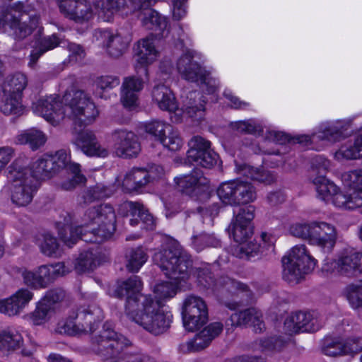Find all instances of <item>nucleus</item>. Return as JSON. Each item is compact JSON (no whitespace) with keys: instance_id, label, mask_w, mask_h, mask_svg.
Wrapping results in <instances>:
<instances>
[{"instance_id":"nucleus-1","label":"nucleus","mask_w":362,"mask_h":362,"mask_svg":"<svg viewBox=\"0 0 362 362\" xmlns=\"http://www.w3.org/2000/svg\"><path fill=\"white\" fill-rule=\"evenodd\" d=\"M116 215L113 207L103 204L84 209L73 222L68 214L64 223L59 224V235L69 247L78 239L84 242L100 243L110 238L115 230Z\"/></svg>"},{"instance_id":"nucleus-2","label":"nucleus","mask_w":362,"mask_h":362,"mask_svg":"<svg viewBox=\"0 0 362 362\" xmlns=\"http://www.w3.org/2000/svg\"><path fill=\"white\" fill-rule=\"evenodd\" d=\"M155 41L156 38L151 35L138 42L134 64L136 74L124 77L121 86V102L125 107L137 105L139 93L149 81L148 66L159 55Z\"/></svg>"},{"instance_id":"nucleus-3","label":"nucleus","mask_w":362,"mask_h":362,"mask_svg":"<svg viewBox=\"0 0 362 362\" xmlns=\"http://www.w3.org/2000/svg\"><path fill=\"white\" fill-rule=\"evenodd\" d=\"M153 261L157 264L165 275L175 283L168 281L158 284L154 287V293L160 300L173 298L177 291L178 284L189 276V268L192 266L190 256L180 247L170 245L155 253Z\"/></svg>"},{"instance_id":"nucleus-4","label":"nucleus","mask_w":362,"mask_h":362,"mask_svg":"<svg viewBox=\"0 0 362 362\" xmlns=\"http://www.w3.org/2000/svg\"><path fill=\"white\" fill-rule=\"evenodd\" d=\"M94 351L105 362H155L151 357L139 351H130L131 342L105 323L98 335L92 339Z\"/></svg>"},{"instance_id":"nucleus-5","label":"nucleus","mask_w":362,"mask_h":362,"mask_svg":"<svg viewBox=\"0 0 362 362\" xmlns=\"http://www.w3.org/2000/svg\"><path fill=\"white\" fill-rule=\"evenodd\" d=\"M141 301L143 304L139 310L128 317L154 335L165 332L171 322L170 315L163 311L160 302L153 300L151 297H143Z\"/></svg>"},{"instance_id":"nucleus-6","label":"nucleus","mask_w":362,"mask_h":362,"mask_svg":"<svg viewBox=\"0 0 362 362\" xmlns=\"http://www.w3.org/2000/svg\"><path fill=\"white\" fill-rule=\"evenodd\" d=\"M7 178L8 184L6 189L12 204L18 207L30 204L38 188L36 179L31 177L30 171L18 170L12 164L8 168Z\"/></svg>"},{"instance_id":"nucleus-7","label":"nucleus","mask_w":362,"mask_h":362,"mask_svg":"<svg viewBox=\"0 0 362 362\" xmlns=\"http://www.w3.org/2000/svg\"><path fill=\"white\" fill-rule=\"evenodd\" d=\"M65 117L88 125L93 123L99 115L95 103L85 91L71 90L62 97Z\"/></svg>"},{"instance_id":"nucleus-8","label":"nucleus","mask_w":362,"mask_h":362,"mask_svg":"<svg viewBox=\"0 0 362 362\" xmlns=\"http://www.w3.org/2000/svg\"><path fill=\"white\" fill-rule=\"evenodd\" d=\"M283 279L290 284H297L306 274L311 272L316 260L307 251L305 245H297L291 248L282 259Z\"/></svg>"},{"instance_id":"nucleus-9","label":"nucleus","mask_w":362,"mask_h":362,"mask_svg":"<svg viewBox=\"0 0 362 362\" xmlns=\"http://www.w3.org/2000/svg\"><path fill=\"white\" fill-rule=\"evenodd\" d=\"M40 17L35 11L21 2L9 6L3 17L4 25L13 30L16 40H23L30 35L39 25Z\"/></svg>"},{"instance_id":"nucleus-10","label":"nucleus","mask_w":362,"mask_h":362,"mask_svg":"<svg viewBox=\"0 0 362 362\" xmlns=\"http://www.w3.org/2000/svg\"><path fill=\"white\" fill-rule=\"evenodd\" d=\"M103 319V310L95 305L81 307L74 319H68L58 325L60 333L76 334L92 332L97 324Z\"/></svg>"},{"instance_id":"nucleus-11","label":"nucleus","mask_w":362,"mask_h":362,"mask_svg":"<svg viewBox=\"0 0 362 362\" xmlns=\"http://www.w3.org/2000/svg\"><path fill=\"white\" fill-rule=\"evenodd\" d=\"M220 199L226 204H245L256 199V192L248 182L236 180L222 183L217 189Z\"/></svg>"},{"instance_id":"nucleus-12","label":"nucleus","mask_w":362,"mask_h":362,"mask_svg":"<svg viewBox=\"0 0 362 362\" xmlns=\"http://www.w3.org/2000/svg\"><path fill=\"white\" fill-rule=\"evenodd\" d=\"M192 276L196 279L197 285L205 290L215 292L221 288H225L230 293H235L238 291H247V286L245 284L228 276H221L218 279H214L207 267L193 268Z\"/></svg>"},{"instance_id":"nucleus-13","label":"nucleus","mask_w":362,"mask_h":362,"mask_svg":"<svg viewBox=\"0 0 362 362\" xmlns=\"http://www.w3.org/2000/svg\"><path fill=\"white\" fill-rule=\"evenodd\" d=\"M182 315L185 328L189 332H194L208 320L207 305L201 297L188 296L183 303Z\"/></svg>"},{"instance_id":"nucleus-14","label":"nucleus","mask_w":362,"mask_h":362,"mask_svg":"<svg viewBox=\"0 0 362 362\" xmlns=\"http://www.w3.org/2000/svg\"><path fill=\"white\" fill-rule=\"evenodd\" d=\"M142 282L138 276H132L118 284L115 293L119 298L126 297L125 312L127 316L139 310L143 297H151L141 293Z\"/></svg>"},{"instance_id":"nucleus-15","label":"nucleus","mask_w":362,"mask_h":362,"mask_svg":"<svg viewBox=\"0 0 362 362\" xmlns=\"http://www.w3.org/2000/svg\"><path fill=\"white\" fill-rule=\"evenodd\" d=\"M111 139L113 142L114 152L122 158L137 157L141 148L136 134L126 129H117L112 132Z\"/></svg>"},{"instance_id":"nucleus-16","label":"nucleus","mask_w":362,"mask_h":362,"mask_svg":"<svg viewBox=\"0 0 362 362\" xmlns=\"http://www.w3.org/2000/svg\"><path fill=\"white\" fill-rule=\"evenodd\" d=\"M187 152L188 162L203 168L214 167L218 159V154L211 148V142L202 136H195L189 141Z\"/></svg>"},{"instance_id":"nucleus-17","label":"nucleus","mask_w":362,"mask_h":362,"mask_svg":"<svg viewBox=\"0 0 362 362\" xmlns=\"http://www.w3.org/2000/svg\"><path fill=\"white\" fill-rule=\"evenodd\" d=\"M255 208L252 205L239 209L234 221L229 226V230L234 240L240 244L247 241L253 234L252 221L255 218Z\"/></svg>"},{"instance_id":"nucleus-18","label":"nucleus","mask_w":362,"mask_h":362,"mask_svg":"<svg viewBox=\"0 0 362 362\" xmlns=\"http://www.w3.org/2000/svg\"><path fill=\"white\" fill-rule=\"evenodd\" d=\"M34 112L53 125H57L65 117L62 98L57 95H49L39 99L33 103Z\"/></svg>"},{"instance_id":"nucleus-19","label":"nucleus","mask_w":362,"mask_h":362,"mask_svg":"<svg viewBox=\"0 0 362 362\" xmlns=\"http://www.w3.org/2000/svg\"><path fill=\"white\" fill-rule=\"evenodd\" d=\"M312 229L310 244L321 247L325 252H329L337 239L335 226L324 221H313Z\"/></svg>"},{"instance_id":"nucleus-20","label":"nucleus","mask_w":362,"mask_h":362,"mask_svg":"<svg viewBox=\"0 0 362 362\" xmlns=\"http://www.w3.org/2000/svg\"><path fill=\"white\" fill-rule=\"evenodd\" d=\"M177 189L191 197H197L209 189V180L200 170H194L189 175H181L175 178Z\"/></svg>"},{"instance_id":"nucleus-21","label":"nucleus","mask_w":362,"mask_h":362,"mask_svg":"<svg viewBox=\"0 0 362 362\" xmlns=\"http://www.w3.org/2000/svg\"><path fill=\"white\" fill-rule=\"evenodd\" d=\"M317 319L310 313L296 312L289 315L284 321V329L288 334L313 332L319 329Z\"/></svg>"},{"instance_id":"nucleus-22","label":"nucleus","mask_w":362,"mask_h":362,"mask_svg":"<svg viewBox=\"0 0 362 362\" xmlns=\"http://www.w3.org/2000/svg\"><path fill=\"white\" fill-rule=\"evenodd\" d=\"M33 296L28 288H19L8 298L0 300V312L10 317L18 315L28 306Z\"/></svg>"},{"instance_id":"nucleus-23","label":"nucleus","mask_w":362,"mask_h":362,"mask_svg":"<svg viewBox=\"0 0 362 362\" xmlns=\"http://www.w3.org/2000/svg\"><path fill=\"white\" fill-rule=\"evenodd\" d=\"M195 52L186 50L177 62V69L181 76L189 81L198 82L199 78H204L206 71L200 64L194 60Z\"/></svg>"},{"instance_id":"nucleus-24","label":"nucleus","mask_w":362,"mask_h":362,"mask_svg":"<svg viewBox=\"0 0 362 362\" xmlns=\"http://www.w3.org/2000/svg\"><path fill=\"white\" fill-rule=\"evenodd\" d=\"M342 180L344 185L350 189V209H359L362 214V169L344 173Z\"/></svg>"},{"instance_id":"nucleus-25","label":"nucleus","mask_w":362,"mask_h":362,"mask_svg":"<svg viewBox=\"0 0 362 362\" xmlns=\"http://www.w3.org/2000/svg\"><path fill=\"white\" fill-rule=\"evenodd\" d=\"M223 325L219 322L209 324L204 328L195 337L187 341L185 346L188 352L199 351L206 346L217 337L223 331Z\"/></svg>"},{"instance_id":"nucleus-26","label":"nucleus","mask_w":362,"mask_h":362,"mask_svg":"<svg viewBox=\"0 0 362 362\" xmlns=\"http://www.w3.org/2000/svg\"><path fill=\"white\" fill-rule=\"evenodd\" d=\"M153 180L150 172L143 168H133L125 174L122 187L126 192H139Z\"/></svg>"},{"instance_id":"nucleus-27","label":"nucleus","mask_w":362,"mask_h":362,"mask_svg":"<svg viewBox=\"0 0 362 362\" xmlns=\"http://www.w3.org/2000/svg\"><path fill=\"white\" fill-rule=\"evenodd\" d=\"M230 320L233 326L241 327L250 325L253 327L255 332L261 333L266 328L262 320V313L255 308L236 312L231 315Z\"/></svg>"},{"instance_id":"nucleus-28","label":"nucleus","mask_w":362,"mask_h":362,"mask_svg":"<svg viewBox=\"0 0 362 362\" xmlns=\"http://www.w3.org/2000/svg\"><path fill=\"white\" fill-rule=\"evenodd\" d=\"M76 146L88 156L107 157L108 150L102 146L91 132H83L75 141Z\"/></svg>"},{"instance_id":"nucleus-29","label":"nucleus","mask_w":362,"mask_h":362,"mask_svg":"<svg viewBox=\"0 0 362 362\" xmlns=\"http://www.w3.org/2000/svg\"><path fill=\"white\" fill-rule=\"evenodd\" d=\"M64 44V37L62 34L54 33L40 38L37 46L34 48L30 54L28 66L33 68L38 59L46 52L53 49Z\"/></svg>"},{"instance_id":"nucleus-30","label":"nucleus","mask_w":362,"mask_h":362,"mask_svg":"<svg viewBox=\"0 0 362 362\" xmlns=\"http://www.w3.org/2000/svg\"><path fill=\"white\" fill-rule=\"evenodd\" d=\"M19 272L23 283L31 288H45L49 285L47 265H41L35 271L21 269Z\"/></svg>"},{"instance_id":"nucleus-31","label":"nucleus","mask_w":362,"mask_h":362,"mask_svg":"<svg viewBox=\"0 0 362 362\" xmlns=\"http://www.w3.org/2000/svg\"><path fill=\"white\" fill-rule=\"evenodd\" d=\"M93 4L98 16L109 22L117 13L124 14L127 0H93Z\"/></svg>"},{"instance_id":"nucleus-32","label":"nucleus","mask_w":362,"mask_h":362,"mask_svg":"<svg viewBox=\"0 0 362 362\" xmlns=\"http://www.w3.org/2000/svg\"><path fill=\"white\" fill-rule=\"evenodd\" d=\"M341 273L347 276H353L361 273L362 252L351 249L344 252L339 257Z\"/></svg>"},{"instance_id":"nucleus-33","label":"nucleus","mask_w":362,"mask_h":362,"mask_svg":"<svg viewBox=\"0 0 362 362\" xmlns=\"http://www.w3.org/2000/svg\"><path fill=\"white\" fill-rule=\"evenodd\" d=\"M152 97L160 110L168 112H175L177 110L178 106L174 95L165 85L159 84L154 86Z\"/></svg>"},{"instance_id":"nucleus-34","label":"nucleus","mask_w":362,"mask_h":362,"mask_svg":"<svg viewBox=\"0 0 362 362\" xmlns=\"http://www.w3.org/2000/svg\"><path fill=\"white\" fill-rule=\"evenodd\" d=\"M20 170H30L31 177L36 179L37 186H39V180L49 179L57 173L48 155L35 161L30 168H21Z\"/></svg>"},{"instance_id":"nucleus-35","label":"nucleus","mask_w":362,"mask_h":362,"mask_svg":"<svg viewBox=\"0 0 362 362\" xmlns=\"http://www.w3.org/2000/svg\"><path fill=\"white\" fill-rule=\"evenodd\" d=\"M138 18L141 24L146 28L159 31L156 35H163L164 30L167 28L168 23L159 13L151 7L138 13Z\"/></svg>"},{"instance_id":"nucleus-36","label":"nucleus","mask_w":362,"mask_h":362,"mask_svg":"<svg viewBox=\"0 0 362 362\" xmlns=\"http://www.w3.org/2000/svg\"><path fill=\"white\" fill-rule=\"evenodd\" d=\"M99 33L103 38L107 40L105 46L110 56L117 58L123 54L128 42L120 35H113L108 30L99 31Z\"/></svg>"},{"instance_id":"nucleus-37","label":"nucleus","mask_w":362,"mask_h":362,"mask_svg":"<svg viewBox=\"0 0 362 362\" xmlns=\"http://www.w3.org/2000/svg\"><path fill=\"white\" fill-rule=\"evenodd\" d=\"M22 343L23 337L16 330L0 331V354L8 355L19 349Z\"/></svg>"},{"instance_id":"nucleus-38","label":"nucleus","mask_w":362,"mask_h":362,"mask_svg":"<svg viewBox=\"0 0 362 362\" xmlns=\"http://www.w3.org/2000/svg\"><path fill=\"white\" fill-rule=\"evenodd\" d=\"M47 141L46 135L37 129L24 131L16 138V143L21 145L28 144L33 151H36Z\"/></svg>"},{"instance_id":"nucleus-39","label":"nucleus","mask_w":362,"mask_h":362,"mask_svg":"<svg viewBox=\"0 0 362 362\" xmlns=\"http://www.w3.org/2000/svg\"><path fill=\"white\" fill-rule=\"evenodd\" d=\"M0 110L6 115H20L23 112L21 95L13 93H3L1 95Z\"/></svg>"},{"instance_id":"nucleus-40","label":"nucleus","mask_w":362,"mask_h":362,"mask_svg":"<svg viewBox=\"0 0 362 362\" xmlns=\"http://www.w3.org/2000/svg\"><path fill=\"white\" fill-rule=\"evenodd\" d=\"M342 135L341 129L334 125L329 126L323 131H319L317 133L313 134L312 136H301L298 138V143L314 142L320 140H327L330 142L338 141Z\"/></svg>"},{"instance_id":"nucleus-41","label":"nucleus","mask_w":362,"mask_h":362,"mask_svg":"<svg viewBox=\"0 0 362 362\" xmlns=\"http://www.w3.org/2000/svg\"><path fill=\"white\" fill-rule=\"evenodd\" d=\"M120 83L119 77L116 76H100L97 77L93 83L95 95L100 98L107 99L108 93L117 87Z\"/></svg>"},{"instance_id":"nucleus-42","label":"nucleus","mask_w":362,"mask_h":362,"mask_svg":"<svg viewBox=\"0 0 362 362\" xmlns=\"http://www.w3.org/2000/svg\"><path fill=\"white\" fill-rule=\"evenodd\" d=\"M238 172L240 174L250 180L266 185H269L276 180L275 175L271 172L263 169L255 168L247 165L240 166L238 169Z\"/></svg>"},{"instance_id":"nucleus-43","label":"nucleus","mask_w":362,"mask_h":362,"mask_svg":"<svg viewBox=\"0 0 362 362\" xmlns=\"http://www.w3.org/2000/svg\"><path fill=\"white\" fill-rule=\"evenodd\" d=\"M100 264V259L97 252L84 251L78 255L74 264V268L78 273L95 269Z\"/></svg>"},{"instance_id":"nucleus-44","label":"nucleus","mask_w":362,"mask_h":362,"mask_svg":"<svg viewBox=\"0 0 362 362\" xmlns=\"http://www.w3.org/2000/svg\"><path fill=\"white\" fill-rule=\"evenodd\" d=\"M147 259L148 255L143 247L132 248L126 254V267L130 272H137Z\"/></svg>"},{"instance_id":"nucleus-45","label":"nucleus","mask_w":362,"mask_h":362,"mask_svg":"<svg viewBox=\"0 0 362 362\" xmlns=\"http://www.w3.org/2000/svg\"><path fill=\"white\" fill-rule=\"evenodd\" d=\"M28 85L26 76L21 72L8 76L2 85L3 93H13L21 95Z\"/></svg>"},{"instance_id":"nucleus-46","label":"nucleus","mask_w":362,"mask_h":362,"mask_svg":"<svg viewBox=\"0 0 362 362\" xmlns=\"http://www.w3.org/2000/svg\"><path fill=\"white\" fill-rule=\"evenodd\" d=\"M191 246L197 252L208 247L220 246V240L213 233L202 232L194 234L191 238Z\"/></svg>"},{"instance_id":"nucleus-47","label":"nucleus","mask_w":362,"mask_h":362,"mask_svg":"<svg viewBox=\"0 0 362 362\" xmlns=\"http://www.w3.org/2000/svg\"><path fill=\"white\" fill-rule=\"evenodd\" d=\"M313 182L315 185L317 197L323 201L328 200L338 190L337 185L327 180L325 175L315 177Z\"/></svg>"},{"instance_id":"nucleus-48","label":"nucleus","mask_w":362,"mask_h":362,"mask_svg":"<svg viewBox=\"0 0 362 362\" xmlns=\"http://www.w3.org/2000/svg\"><path fill=\"white\" fill-rule=\"evenodd\" d=\"M113 192L111 187L103 184H97L95 186L89 187L83 192L82 199L84 204H90L95 200L110 197Z\"/></svg>"},{"instance_id":"nucleus-49","label":"nucleus","mask_w":362,"mask_h":362,"mask_svg":"<svg viewBox=\"0 0 362 362\" xmlns=\"http://www.w3.org/2000/svg\"><path fill=\"white\" fill-rule=\"evenodd\" d=\"M72 10L68 18L78 22L88 21L93 15L91 6L86 0H77V3Z\"/></svg>"},{"instance_id":"nucleus-50","label":"nucleus","mask_w":362,"mask_h":362,"mask_svg":"<svg viewBox=\"0 0 362 362\" xmlns=\"http://www.w3.org/2000/svg\"><path fill=\"white\" fill-rule=\"evenodd\" d=\"M54 313L51 305L40 300L35 310L29 316L31 322L35 325H40L46 322Z\"/></svg>"},{"instance_id":"nucleus-51","label":"nucleus","mask_w":362,"mask_h":362,"mask_svg":"<svg viewBox=\"0 0 362 362\" xmlns=\"http://www.w3.org/2000/svg\"><path fill=\"white\" fill-rule=\"evenodd\" d=\"M69 171L71 173L68 180L59 183V186L64 190H71L78 184L86 181L85 176L81 174L80 165L78 163L70 164Z\"/></svg>"},{"instance_id":"nucleus-52","label":"nucleus","mask_w":362,"mask_h":362,"mask_svg":"<svg viewBox=\"0 0 362 362\" xmlns=\"http://www.w3.org/2000/svg\"><path fill=\"white\" fill-rule=\"evenodd\" d=\"M199 93L196 92L190 93V99L183 107V112L194 120H201L204 115V105L199 103L197 105L194 100L196 96Z\"/></svg>"},{"instance_id":"nucleus-53","label":"nucleus","mask_w":362,"mask_h":362,"mask_svg":"<svg viewBox=\"0 0 362 362\" xmlns=\"http://www.w3.org/2000/svg\"><path fill=\"white\" fill-rule=\"evenodd\" d=\"M160 142L165 148L172 151H179L183 145V140L179 132L172 125L171 130L167 131Z\"/></svg>"},{"instance_id":"nucleus-54","label":"nucleus","mask_w":362,"mask_h":362,"mask_svg":"<svg viewBox=\"0 0 362 362\" xmlns=\"http://www.w3.org/2000/svg\"><path fill=\"white\" fill-rule=\"evenodd\" d=\"M258 344L262 351H279L285 346L286 341L281 337L275 336L260 339Z\"/></svg>"},{"instance_id":"nucleus-55","label":"nucleus","mask_w":362,"mask_h":362,"mask_svg":"<svg viewBox=\"0 0 362 362\" xmlns=\"http://www.w3.org/2000/svg\"><path fill=\"white\" fill-rule=\"evenodd\" d=\"M313 222L295 223L290 226L289 233L303 240H307L310 243Z\"/></svg>"},{"instance_id":"nucleus-56","label":"nucleus","mask_w":362,"mask_h":362,"mask_svg":"<svg viewBox=\"0 0 362 362\" xmlns=\"http://www.w3.org/2000/svg\"><path fill=\"white\" fill-rule=\"evenodd\" d=\"M145 130L160 141L167 131L171 130V125L163 121L155 120L147 123Z\"/></svg>"},{"instance_id":"nucleus-57","label":"nucleus","mask_w":362,"mask_h":362,"mask_svg":"<svg viewBox=\"0 0 362 362\" xmlns=\"http://www.w3.org/2000/svg\"><path fill=\"white\" fill-rule=\"evenodd\" d=\"M49 158L52 160L54 169L57 172L61 168H66L69 170V166L71 163L70 151L65 149L57 151L54 155H48Z\"/></svg>"},{"instance_id":"nucleus-58","label":"nucleus","mask_w":362,"mask_h":362,"mask_svg":"<svg viewBox=\"0 0 362 362\" xmlns=\"http://www.w3.org/2000/svg\"><path fill=\"white\" fill-rule=\"evenodd\" d=\"M42 237V239L39 243L41 252L49 257L56 255L59 246L57 238L49 233H45Z\"/></svg>"},{"instance_id":"nucleus-59","label":"nucleus","mask_w":362,"mask_h":362,"mask_svg":"<svg viewBox=\"0 0 362 362\" xmlns=\"http://www.w3.org/2000/svg\"><path fill=\"white\" fill-rule=\"evenodd\" d=\"M260 245L256 241H245L240 244L238 247L237 256L242 259H250L259 253Z\"/></svg>"},{"instance_id":"nucleus-60","label":"nucleus","mask_w":362,"mask_h":362,"mask_svg":"<svg viewBox=\"0 0 362 362\" xmlns=\"http://www.w3.org/2000/svg\"><path fill=\"white\" fill-rule=\"evenodd\" d=\"M344 355L354 356L362 351V337L352 336L342 340Z\"/></svg>"},{"instance_id":"nucleus-61","label":"nucleus","mask_w":362,"mask_h":362,"mask_svg":"<svg viewBox=\"0 0 362 362\" xmlns=\"http://www.w3.org/2000/svg\"><path fill=\"white\" fill-rule=\"evenodd\" d=\"M322 352L329 356L344 355L342 340L327 339L322 348Z\"/></svg>"},{"instance_id":"nucleus-62","label":"nucleus","mask_w":362,"mask_h":362,"mask_svg":"<svg viewBox=\"0 0 362 362\" xmlns=\"http://www.w3.org/2000/svg\"><path fill=\"white\" fill-rule=\"evenodd\" d=\"M48 271V279L49 284L52 283L57 278L63 276L70 272L64 262H57L54 264L47 265Z\"/></svg>"},{"instance_id":"nucleus-63","label":"nucleus","mask_w":362,"mask_h":362,"mask_svg":"<svg viewBox=\"0 0 362 362\" xmlns=\"http://www.w3.org/2000/svg\"><path fill=\"white\" fill-rule=\"evenodd\" d=\"M151 6L148 0H127V6L124 9V14L128 15L134 12L139 13Z\"/></svg>"},{"instance_id":"nucleus-64","label":"nucleus","mask_w":362,"mask_h":362,"mask_svg":"<svg viewBox=\"0 0 362 362\" xmlns=\"http://www.w3.org/2000/svg\"><path fill=\"white\" fill-rule=\"evenodd\" d=\"M347 297L354 308L362 307V281L358 285L350 288Z\"/></svg>"}]
</instances>
